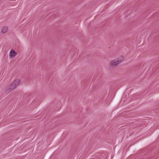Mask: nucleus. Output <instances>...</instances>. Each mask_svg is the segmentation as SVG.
I'll use <instances>...</instances> for the list:
<instances>
[{"label": "nucleus", "mask_w": 159, "mask_h": 159, "mask_svg": "<svg viewBox=\"0 0 159 159\" xmlns=\"http://www.w3.org/2000/svg\"><path fill=\"white\" fill-rule=\"evenodd\" d=\"M123 59V57L120 56L116 59L111 60L110 62V64L111 66H115L122 62Z\"/></svg>", "instance_id": "obj_1"}, {"label": "nucleus", "mask_w": 159, "mask_h": 159, "mask_svg": "<svg viewBox=\"0 0 159 159\" xmlns=\"http://www.w3.org/2000/svg\"><path fill=\"white\" fill-rule=\"evenodd\" d=\"M20 83V80L19 79H17L15 80L11 84L10 88L11 90L16 89Z\"/></svg>", "instance_id": "obj_2"}, {"label": "nucleus", "mask_w": 159, "mask_h": 159, "mask_svg": "<svg viewBox=\"0 0 159 159\" xmlns=\"http://www.w3.org/2000/svg\"><path fill=\"white\" fill-rule=\"evenodd\" d=\"M17 53L13 49L11 50L9 53V58L11 59L14 58L17 55Z\"/></svg>", "instance_id": "obj_3"}, {"label": "nucleus", "mask_w": 159, "mask_h": 159, "mask_svg": "<svg viewBox=\"0 0 159 159\" xmlns=\"http://www.w3.org/2000/svg\"><path fill=\"white\" fill-rule=\"evenodd\" d=\"M8 30V28L7 26H5L3 27L1 31L3 34L6 33Z\"/></svg>", "instance_id": "obj_4"}]
</instances>
